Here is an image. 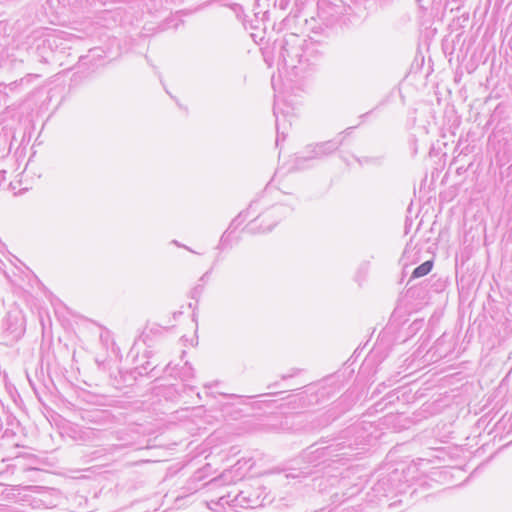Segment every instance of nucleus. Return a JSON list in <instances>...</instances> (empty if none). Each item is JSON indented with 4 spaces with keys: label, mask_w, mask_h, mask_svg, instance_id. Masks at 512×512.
<instances>
[{
    "label": "nucleus",
    "mask_w": 512,
    "mask_h": 512,
    "mask_svg": "<svg viewBox=\"0 0 512 512\" xmlns=\"http://www.w3.org/2000/svg\"><path fill=\"white\" fill-rule=\"evenodd\" d=\"M25 332V318L21 311L7 313L2 322L0 343L10 346L17 342Z\"/></svg>",
    "instance_id": "nucleus-1"
},
{
    "label": "nucleus",
    "mask_w": 512,
    "mask_h": 512,
    "mask_svg": "<svg viewBox=\"0 0 512 512\" xmlns=\"http://www.w3.org/2000/svg\"><path fill=\"white\" fill-rule=\"evenodd\" d=\"M304 43L305 40L294 33H290L282 39L279 57L287 67L294 69L300 66Z\"/></svg>",
    "instance_id": "nucleus-2"
},
{
    "label": "nucleus",
    "mask_w": 512,
    "mask_h": 512,
    "mask_svg": "<svg viewBox=\"0 0 512 512\" xmlns=\"http://www.w3.org/2000/svg\"><path fill=\"white\" fill-rule=\"evenodd\" d=\"M327 53V44L312 37L305 40L300 62V70H312L317 68L324 60Z\"/></svg>",
    "instance_id": "nucleus-3"
},
{
    "label": "nucleus",
    "mask_w": 512,
    "mask_h": 512,
    "mask_svg": "<svg viewBox=\"0 0 512 512\" xmlns=\"http://www.w3.org/2000/svg\"><path fill=\"white\" fill-rule=\"evenodd\" d=\"M342 144V139L340 140H330L322 143H318L314 146H308L304 155L296 157V163L301 164L303 161L312 160V159H320L323 158L334 151H336L339 146Z\"/></svg>",
    "instance_id": "nucleus-4"
},
{
    "label": "nucleus",
    "mask_w": 512,
    "mask_h": 512,
    "mask_svg": "<svg viewBox=\"0 0 512 512\" xmlns=\"http://www.w3.org/2000/svg\"><path fill=\"white\" fill-rule=\"evenodd\" d=\"M426 244V241L417 238L416 235L412 236L402 253L400 259L402 265L407 267L420 261L423 258L422 254Z\"/></svg>",
    "instance_id": "nucleus-5"
},
{
    "label": "nucleus",
    "mask_w": 512,
    "mask_h": 512,
    "mask_svg": "<svg viewBox=\"0 0 512 512\" xmlns=\"http://www.w3.org/2000/svg\"><path fill=\"white\" fill-rule=\"evenodd\" d=\"M354 445H358L356 440L354 442L336 441L335 443L328 446L317 448L314 451H311L310 454L317 453V458H334L339 456H347L348 452L346 450H351Z\"/></svg>",
    "instance_id": "nucleus-6"
},
{
    "label": "nucleus",
    "mask_w": 512,
    "mask_h": 512,
    "mask_svg": "<svg viewBox=\"0 0 512 512\" xmlns=\"http://www.w3.org/2000/svg\"><path fill=\"white\" fill-rule=\"evenodd\" d=\"M442 146L446 147V142H440V140H438L437 143L431 147L429 152L431 159L439 158V162H435L436 166L432 172V180L440 176L446 164V152H442Z\"/></svg>",
    "instance_id": "nucleus-7"
},
{
    "label": "nucleus",
    "mask_w": 512,
    "mask_h": 512,
    "mask_svg": "<svg viewBox=\"0 0 512 512\" xmlns=\"http://www.w3.org/2000/svg\"><path fill=\"white\" fill-rule=\"evenodd\" d=\"M30 505L34 509H48L57 506L54 497L49 492L39 493L31 497Z\"/></svg>",
    "instance_id": "nucleus-8"
},
{
    "label": "nucleus",
    "mask_w": 512,
    "mask_h": 512,
    "mask_svg": "<svg viewBox=\"0 0 512 512\" xmlns=\"http://www.w3.org/2000/svg\"><path fill=\"white\" fill-rule=\"evenodd\" d=\"M273 113H274V116L276 117V131H277L276 145H279L280 139L281 138H282V140L285 139V129L287 128V126H286L287 113L282 111L281 112L282 118H280V112H279V107H278L277 103L274 104Z\"/></svg>",
    "instance_id": "nucleus-9"
},
{
    "label": "nucleus",
    "mask_w": 512,
    "mask_h": 512,
    "mask_svg": "<svg viewBox=\"0 0 512 512\" xmlns=\"http://www.w3.org/2000/svg\"><path fill=\"white\" fill-rule=\"evenodd\" d=\"M292 209L284 205H275L269 211L262 215V222L270 218H281L291 213Z\"/></svg>",
    "instance_id": "nucleus-10"
},
{
    "label": "nucleus",
    "mask_w": 512,
    "mask_h": 512,
    "mask_svg": "<svg viewBox=\"0 0 512 512\" xmlns=\"http://www.w3.org/2000/svg\"><path fill=\"white\" fill-rule=\"evenodd\" d=\"M245 217L243 213H240L236 218H234L229 225L228 229L223 233L221 239H220V246L224 247L230 237V235L233 233V231L242 224Z\"/></svg>",
    "instance_id": "nucleus-11"
},
{
    "label": "nucleus",
    "mask_w": 512,
    "mask_h": 512,
    "mask_svg": "<svg viewBox=\"0 0 512 512\" xmlns=\"http://www.w3.org/2000/svg\"><path fill=\"white\" fill-rule=\"evenodd\" d=\"M432 267H433V260L432 259L425 260L421 265H419L418 267H416L413 270L408 283L413 279L420 278V277L427 275L431 271Z\"/></svg>",
    "instance_id": "nucleus-12"
},
{
    "label": "nucleus",
    "mask_w": 512,
    "mask_h": 512,
    "mask_svg": "<svg viewBox=\"0 0 512 512\" xmlns=\"http://www.w3.org/2000/svg\"><path fill=\"white\" fill-rule=\"evenodd\" d=\"M447 284V279H435L431 283V290L437 293H440L445 290Z\"/></svg>",
    "instance_id": "nucleus-13"
},
{
    "label": "nucleus",
    "mask_w": 512,
    "mask_h": 512,
    "mask_svg": "<svg viewBox=\"0 0 512 512\" xmlns=\"http://www.w3.org/2000/svg\"><path fill=\"white\" fill-rule=\"evenodd\" d=\"M180 377L183 380H189L194 377V369L188 362H186L185 365L182 367Z\"/></svg>",
    "instance_id": "nucleus-14"
},
{
    "label": "nucleus",
    "mask_w": 512,
    "mask_h": 512,
    "mask_svg": "<svg viewBox=\"0 0 512 512\" xmlns=\"http://www.w3.org/2000/svg\"><path fill=\"white\" fill-rule=\"evenodd\" d=\"M446 406V399H437L431 403L433 412H441Z\"/></svg>",
    "instance_id": "nucleus-15"
},
{
    "label": "nucleus",
    "mask_w": 512,
    "mask_h": 512,
    "mask_svg": "<svg viewBox=\"0 0 512 512\" xmlns=\"http://www.w3.org/2000/svg\"><path fill=\"white\" fill-rule=\"evenodd\" d=\"M155 367H151V363L149 361H146L145 364H142L140 366H137L135 370L139 375L147 374L148 370L153 371Z\"/></svg>",
    "instance_id": "nucleus-16"
},
{
    "label": "nucleus",
    "mask_w": 512,
    "mask_h": 512,
    "mask_svg": "<svg viewBox=\"0 0 512 512\" xmlns=\"http://www.w3.org/2000/svg\"><path fill=\"white\" fill-rule=\"evenodd\" d=\"M203 292V285H197L196 287H194V289L192 290V298L194 299H198L200 297V295L202 294Z\"/></svg>",
    "instance_id": "nucleus-17"
},
{
    "label": "nucleus",
    "mask_w": 512,
    "mask_h": 512,
    "mask_svg": "<svg viewBox=\"0 0 512 512\" xmlns=\"http://www.w3.org/2000/svg\"><path fill=\"white\" fill-rule=\"evenodd\" d=\"M358 162L360 165H364V164H367V163H378L379 162V158H368V157H365V158H362V159H358Z\"/></svg>",
    "instance_id": "nucleus-18"
},
{
    "label": "nucleus",
    "mask_w": 512,
    "mask_h": 512,
    "mask_svg": "<svg viewBox=\"0 0 512 512\" xmlns=\"http://www.w3.org/2000/svg\"><path fill=\"white\" fill-rule=\"evenodd\" d=\"M359 430V427L358 426H353L351 428H349L346 432H345V436L343 437V439H346L349 435H352V434H355L357 433Z\"/></svg>",
    "instance_id": "nucleus-19"
},
{
    "label": "nucleus",
    "mask_w": 512,
    "mask_h": 512,
    "mask_svg": "<svg viewBox=\"0 0 512 512\" xmlns=\"http://www.w3.org/2000/svg\"><path fill=\"white\" fill-rule=\"evenodd\" d=\"M449 469H450V470H455V471H457V472H463V465H462V464H460V465H455V466H454V465H451V464H450Z\"/></svg>",
    "instance_id": "nucleus-20"
},
{
    "label": "nucleus",
    "mask_w": 512,
    "mask_h": 512,
    "mask_svg": "<svg viewBox=\"0 0 512 512\" xmlns=\"http://www.w3.org/2000/svg\"><path fill=\"white\" fill-rule=\"evenodd\" d=\"M275 224H276V222L269 223V224L265 225L263 228H261V232H268V231H270L273 228V226H275Z\"/></svg>",
    "instance_id": "nucleus-21"
},
{
    "label": "nucleus",
    "mask_w": 512,
    "mask_h": 512,
    "mask_svg": "<svg viewBox=\"0 0 512 512\" xmlns=\"http://www.w3.org/2000/svg\"><path fill=\"white\" fill-rule=\"evenodd\" d=\"M453 2H455V3H456V6H455V7H451V8H450V11H453L454 9H459V8H460V6H461V5H462V3H463V0H453Z\"/></svg>",
    "instance_id": "nucleus-22"
},
{
    "label": "nucleus",
    "mask_w": 512,
    "mask_h": 512,
    "mask_svg": "<svg viewBox=\"0 0 512 512\" xmlns=\"http://www.w3.org/2000/svg\"><path fill=\"white\" fill-rule=\"evenodd\" d=\"M457 380V374L450 375V386H452Z\"/></svg>",
    "instance_id": "nucleus-23"
},
{
    "label": "nucleus",
    "mask_w": 512,
    "mask_h": 512,
    "mask_svg": "<svg viewBox=\"0 0 512 512\" xmlns=\"http://www.w3.org/2000/svg\"><path fill=\"white\" fill-rule=\"evenodd\" d=\"M411 226V222H409L408 219H406V222H405V233H408V230Z\"/></svg>",
    "instance_id": "nucleus-24"
},
{
    "label": "nucleus",
    "mask_w": 512,
    "mask_h": 512,
    "mask_svg": "<svg viewBox=\"0 0 512 512\" xmlns=\"http://www.w3.org/2000/svg\"><path fill=\"white\" fill-rule=\"evenodd\" d=\"M210 272L211 271H207L206 273H204L203 276L200 278V281H205L208 278Z\"/></svg>",
    "instance_id": "nucleus-25"
},
{
    "label": "nucleus",
    "mask_w": 512,
    "mask_h": 512,
    "mask_svg": "<svg viewBox=\"0 0 512 512\" xmlns=\"http://www.w3.org/2000/svg\"><path fill=\"white\" fill-rule=\"evenodd\" d=\"M447 178H448V171L444 172V174L441 178V182L445 181Z\"/></svg>",
    "instance_id": "nucleus-26"
},
{
    "label": "nucleus",
    "mask_w": 512,
    "mask_h": 512,
    "mask_svg": "<svg viewBox=\"0 0 512 512\" xmlns=\"http://www.w3.org/2000/svg\"><path fill=\"white\" fill-rule=\"evenodd\" d=\"M502 421H506V419H505V418H503V419H502ZM507 421H508V422H509V421H512V416H509V417L507 418Z\"/></svg>",
    "instance_id": "nucleus-27"
},
{
    "label": "nucleus",
    "mask_w": 512,
    "mask_h": 512,
    "mask_svg": "<svg viewBox=\"0 0 512 512\" xmlns=\"http://www.w3.org/2000/svg\"><path fill=\"white\" fill-rule=\"evenodd\" d=\"M462 388H464L465 390H468V386L466 384L462 385Z\"/></svg>",
    "instance_id": "nucleus-28"
},
{
    "label": "nucleus",
    "mask_w": 512,
    "mask_h": 512,
    "mask_svg": "<svg viewBox=\"0 0 512 512\" xmlns=\"http://www.w3.org/2000/svg\"><path fill=\"white\" fill-rule=\"evenodd\" d=\"M248 229H249V231H254V227H252L251 225Z\"/></svg>",
    "instance_id": "nucleus-29"
},
{
    "label": "nucleus",
    "mask_w": 512,
    "mask_h": 512,
    "mask_svg": "<svg viewBox=\"0 0 512 512\" xmlns=\"http://www.w3.org/2000/svg\"><path fill=\"white\" fill-rule=\"evenodd\" d=\"M439 197H440V201L442 202V198H443L442 193L439 194Z\"/></svg>",
    "instance_id": "nucleus-30"
},
{
    "label": "nucleus",
    "mask_w": 512,
    "mask_h": 512,
    "mask_svg": "<svg viewBox=\"0 0 512 512\" xmlns=\"http://www.w3.org/2000/svg\"><path fill=\"white\" fill-rule=\"evenodd\" d=\"M173 243L180 246L179 241H173Z\"/></svg>",
    "instance_id": "nucleus-31"
},
{
    "label": "nucleus",
    "mask_w": 512,
    "mask_h": 512,
    "mask_svg": "<svg viewBox=\"0 0 512 512\" xmlns=\"http://www.w3.org/2000/svg\"><path fill=\"white\" fill-rule=\"evenodd\" d=\"M452 454H453V452H452V449L450 448V452H449L450 458L452 457Z\"/></svg>",
    "instance_id": "nucleus-32"
},
{
    "label": "nucleus",
    "mask_w": 512,
    "mask_h": 512,
    "mask_svg": "<svg viewBox=\"0 0 512 512\" xmlns=\"http://www.w3.org/2000/svg\"><path fill=\"white\" fill-rule=\"evenodd\" d=\"M442 46H443V49H445V39L443 40Z\"/></svg>",
    "instance_id": "nucleus-33"
},
{
    "label": "nucleus",
    "mask_w": 512,
    "mask_h": 512,
    "mask_svg": "<svg viewBox=\"0 0 512 512\" xmlns=\"http://www.w3.org/2000/svg\"><path fill=\"white\" fill-rule=\"evenodd\" d=\"M509 170H510V174H512V165L510 166Z\"/></svg>",
    "instance_id": "nucleus-34"
}]
</instances>
